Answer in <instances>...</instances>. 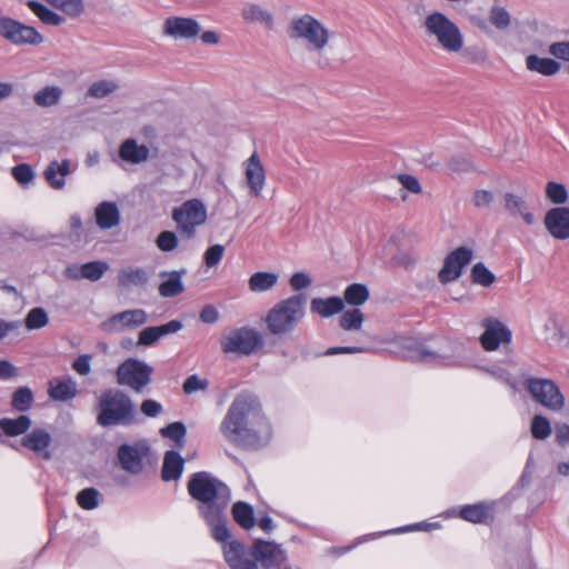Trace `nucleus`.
I'll return each mask as SVG.
<instances>
[{"mask_svg": "<svg viewBox=\"0 0 569 569\" xmlns=\"http://www.w3.org/2000/svg\"><path fill=\"white\" fill-rule=\"evenodd\" d=\"M140 411L148 418H156L163 411L162 405L153 399H144L140 405Z\"/></svg>", "mask_w": 569, "mask_h": 569, "instance_id": "obj_55", "label": "nucleus"}, {"mask_svg": "<svg viewBox=\"0 0 569 569\" xmlns=\"http://www.w3.org/2000/svg\"><path fill=\"white\" fill-rule=\"evenodd\" d=\"M108 270V262L94 260L83 264L68 266L64 270V276L71 280L87 279L94 282L100 280Z\"/></svg>", "mask_w": 569, "mask_h": 569, "instance_id": "obj_20", "label": "nucleus"}, {"mask_svg": "<svg viewBox=\"0 0 569 569\" xmlns=\"http://www.w3.org/2000/svg\"><path fill=\"white\" fill-rule=\"evenodd\" d=\"M0 37L14 46H37L43 41L36 28L6 16H0Z\"/></svg>", "mask_w": 569, "mask_h": 569, "instance_id": "obj_11", "label": "nucleus"}, {"mask_svg": "<svg viewBox=\"0 0 569 569\" xmlns=\"http://www.w3.org/2000/svg\"><path fill=\"white\" fill-rule=\"evenodd\" d=\"M244 176L251 193L260 196L266 184V172L256 151L244 163Z\"/></svg>", "mask_w": 569, "mask_h": 569, "instance_id": "obj_21", "label": "nucleus"}, {"mask_svg": "<svg viewBox=\"0 0 569 569\" xmlns=\"http://www.w3.org/2000/svg\"><path fill=\"white\" fill-rule=\"evenodd\" d=\"M52 436L47 429L36 427L21 438V446L40 459L50 460L52 458Z\"/></svg>", "mask_w": 569, "mask_h": 569, "instance_id": "obj_17", "label": "nucleus"}, {"mask_svg": "<svg viewBox=\"0 0 569 569\" xmlns=\"http://www.w3.org/2000/svg\"><path fill=\"white\" fill-rule=\"evenodd\" d=\"M427 37L435 39L438 46L449 53H457L463 48V34L458 24L440 11L429 13L423 21Z\"/></svg>", "mask_w": 569, "mask_h": 569, "instance_id": "obj_6", "label": "nucleus"}, {"mask_svg": "<svg viewBox=\"0 0 569 569\" xmlns=\"http://www.w3.org/2000/svg\"><path fill=\"white\" fill-rule=\"evenodd\" d=\"M531 436L537 440H546L552 432L549 419L542 415H536L531 420Z\"/></svg>", "mask_w": 569, "mask_h": 569, "instance_id": "obj_43", "label": "nucleus"}, {"mask_svg": "<svg viewBox=\"0 0 569 569\" xmlns=\"http://www.w3.org/2000/svg\"><path fill=\"white\" fill-rule=\"evenodd\" d=\"M369 299V290L363 283L348 286L343 293V301L350 306H361Z\"/></svg>", "mask_w": 569, "mask_h": 569, "instance_id": "obj_41", "label": "nucleus"}, {"mask_svg": "<svg viewBox=\"0 0 569 569\" xmlns=\"http://www.w3.org/2000/svg\"><path fill=\"white\" fill-rule=\"evenodd\" d=\"M71 161L64 159L62 161L53 160L43 170V178L50 188L62 190L66 186V177L70 174Z\"/></svg>", "mask_w": 569, "mask_h": 569, "instance_id": "obj_23", "label": "nucleus"}, {"mask_svg": "<svg viewBox=\"0 0 569 569\" xmlns=\"http://www.w3.org/2000/svg\"><path fill=\"white\" fill-rule=\"evenodd\" d=\"M523 388L536 403L550 411L558 412L565 408V396L552 379L527 377L523 380Z\"/></svg>", "mask_w": 569, "mask_h": 569, "instance_id": "obj_7", "label": "nucleus"}, {"mask_svg": "<svg viewBox=\"0 0 569 569\" xmlns=\"http://www.w3.org/2000/svg\"><path fill=\"white\" fill-rule=\"evenodd\" d=\"M310 309L311 312L317 313L322 318H329L345 309V301L342 298L337 296L326 299L313 298L310 303Z\"/></svg>", "mask_w": 569, "mask_h": 569, "instance_id": "obj_29", "label": "nucleus"}, {"mask_svg": "<svg viewBox=\"0 0 569 569\" xmlns=\"http://www.w3.org/2000/svg\"><path fill=\"white\" fill-rule=\"evenodd\" d=\"M172 219L177 223L180 233L191 239L196 234L197 227L206 222L207 209L201 200L190 199L173 209Z\"/></svg>", "mask_w": 569, "mask_h": 569, "instance_id": "obj_10", "label": "nucleus"}, {"mask_svg": "<svg viewBox=\"0 0 569 569\" xmlns=\"http://www.w3.org/2000/svg\"><path fill=\"white\" fill-rule=\"evenodd\" d=\"M77 393V382L70 376L49 381L48 396L53 401L67 402L76 398Z\"/></svg>", "mask_w": 569, "mask_h": 569, "instance_id": "obj_22", "label": "nucleus"}, {"mask_svg": "<svg viewBox=\"0 0 569 569\" xmlns=\"http://www.w3.org/2000/svg\"><path fill=\"white\" fill-rule=\"evenodd\" d=\"M481 326L485 328L480 337L481 346L487 351L497 350L500 343H509L512 333L510 329L497 318H486Z\"/></svg>", "mask_w": 569, "mask_h": 569, "instance_id": "obj_14", "label": "nucleus"}, {"mask_svg": "<svg viewBox=\"0 0 569 569\" xmlns=\"http://www.w3.org/2000/svg\"><path fill=\"white\" fill-rule=\"evenodd\" d=\"M14 180L23 188H27L34 180V171L29 163H19L11 168Z\"/></svg>", "mask_w": 569, "mask_h": 569, "instance_id": "obj_48", "label": "nucleus"}, {"mask_svg": "<svg viewBox=\"0 0 569 569\" xmlns=\"http://www.w3.org/2000/svg\"><path fill=\"white\" fill-rule=\"evenodd\" d=\"M403 348L406 357L411 361L437 365L446 363L451 358V355L431 349L423 342L413 339L407 340Z\"/></svg>", "mask_w": 569, "mask_h": 569, "instance_id": "obj_18", "label": "nucleus"}, {"mask_svg": "<svg viewBox=\"0 0 569 569\" xmlns=\"http://www.w3.org/2000/svg\"><path fill=\"white\" fill-rule=\"evenodd\" d=\"M363 322V313L357 309L347 310L339 320L340 327L345 330H359Z\"/></svg>", "mask_w": 569, "mask_h": 569, "instance_id": "obj_50", "label": "nucleus"}, {"mask_svg": "<svg viewBox=\"0 0 569 569\" xmlns=\"http://www.w3.org/2000/svg\"><path fill=\"white\" fill-rule=\"evenodd\" d=\"M233 520L244 530H250L256 525L254 511L251 505L237 501L231 508Z\"/></svg>", "mask_w": 569, "mask_h": 569, "instance_id": "obj_35", "label": "nucleus"}, {"mask_svg": "<svg viewBox=\"0 0 569 569\" xmlns=\"http://www.w3.org/2000/svg\"><path fill=\"white\" fill-rule=\"evenodd\" d=\"M489 21L495 28L505 30L510 26L511 17L506 8L493 6L489 11Z\"/></svg>", "mask_w": 569, "mask_h": 569, "instance_id": "obj_49", "label": "nucleus"}, {"mask_svg": "<svg viewBox=\"0 0 569 569\" xmlns=\"http://www.w3.org/2000/svg\"><path fill=\"white\" fill-rule=\"evenodd\" d=\"M398 180L401 183V186L411 193H420L422 190L419 180L412 174H399Z\"/></svg>", "mask_w": 569, "mask_h": 569, "instance_id": "obj_61", "label": "nucleus"}, {"mask_svg": "<svg viewBox=\"0 0 569 569\" xmlns=\"http://www.w3.org/2000/svg\"><path fill=\"white\" fill-rule=\"evenodd\" d=\"M160 339L172 333H177L183 328L181 320L174 319L164 325L156 326Z\"/></svg>", "mask_w": 569, "mask_h": 569, "instance_id": "obj_63", "label": "nucleus"}, {"mask_svg": "<svg viewBox=\"0 0 569 569\" xmlns=\"http://www.w3.org/2000/svg\"><path fill=\"white\" fill-rule=\"evenodd\" d=\"M184 468V459L174 450L164 453L161 469V478L163 481H177L180 479Z\"/></svg>", "mask_w": 569, "mask_h": 569, "instance_id": "obj_27", "label": "nucleus"}, {"mask_svg": "<svg viewBox=\"0 0 569 569\" xmlns=\"http://www.w3.org/2000/svg\"><path fill=\"white\" fill-rule=\"evenodd\" d=\"M160 340L156 326L146 327L139 332L138 346L151 347Z\"/></svg>", "mask_w": 569, "mask_h": 569, "instance_id": "obj_54", "label": "nucleus"}, {"mask_svg": "<svg viewBox=\"0 0 569 569\" xmlns=\"http://www.w3.org/2000/svg\"><path fill=\"white\" fill-rule=\"evenodd\" d=\"M207 387V380H202L197 375H192L184 380L182 389L184 393L191 395L199 390H206Z\"/></svg>", "mask_w": 569, "mask_h": 569, "instance_id": "obj_56", "label": "nucleus"}, {"mask_svg": "<svg viewBox=\"0 0 569 569\" xmlns=\"http://www.w3.org/2000/svg\"><path fill=\"white\" fill-rule=\"evenodd\" d=\"M242 19L249 23H262L267 29L273 27V16L259 4L250 3L241 10Z\"/></svg>", "mask_w": 569, "mask_h": 569, "instance_id": "obj_33", "label": "nucleus"}, {"mask_svg": "<svg viewBox=\"0 0 569 569\" xmlns=\"http://www.w3.org/2000/svg\"><path fill=\"white\" fill-rule=\"evenodd\" d=\"M224 438L239 447L259 449L271 439V426L259 398L249 391L238 393L220 423Z\"/></svg>", "mask_w": 569, "mask_h": 569, "instance_id": "obj_2", "label": "nucleus"}, {"mask_svg": "<svg viewBox=\"0 0 569 569\" xmlns=\"http://www.w3.org/2000/svg\"><path fill=\"white\" fill-rule=\"evenodd\" d=\"M53 8L60 10L69 18H78L83 14L86 4L83 0H44Z\"/></svg>", "mask_w": 569, "mask_h": 569, "instance_id": "obj_40", "label": "nucleus"}, {"mask_svg": "<svg viewBox=\"0 0 569 569\" xmlns=\"http://www.w3.org/2000/svg\"><path fill=\"white\" fill-rule=\"evenodd\" d=\"M549 234L557 240L569 239V208L559 206L549 209L543 219Z\"/></svg>", "mask_w": 569, "mask_h": 569, "instance_id": "obj_19", "label": "nucleus"}, {"mask_svg": "<svg viewBox=\"0 0 569 569\" xmlns=\"http://www.w3.org/2000/svg\"><path fill=\"white\" fill-rule=\"evenodd\" d=\"M306 297L302 293L277 302L267 313L266 323L272 335H287L295 330L305 317Z\"/></svg>", "mask_w": 569, "mask_h": 569, "instance_id": "obj_5", "label": "nucleus"}, {"mask_svg": "<svg viewBox=\"0 0 569 569\" xmlns=\"http://www.w3.org/2000/svg\"><path fill=\"white\" fill-rule=\"evenodd\" d=\"M311 282V278L307 273L301 271L295 272L289 280L290 286L295 291H299L310 287Z\"/></svg>", "mask_w": 569, "mask_h": 569, "instance_id": "obj_59", "label": "nucleus"}, {"mask_svg": "<svg viewBox=\"0 0 569 569\" xmlns=\"http://www.w3.org/2000/svg\"><path fill=\"white\" fill-rule=\"evenodd\" d=\"M487 371L493 378H496L497 380H499V381L506 383L508 387H510L513 392L517 391L516 380L513 379V377L508 371H506V370H503L501 368L487 369Z\"/></svg>", "mask_w": 569, "mask_h": 569, "instance_id": "obj_58", "label": "nucleus"}, {"mask_svg": "<svg viewBox=\"0 0 569 569\" xmlns=\"http://www.w3.org/2000/svg\"><path fill=\"white\" fill-rule=\"evenodd\" d=\"M97 423L104 428L129 427L140 422L133 400L120 389L102 391L97 402Z\"/></svg>", "mask_w": 569, "mask_h": 569, "instance_id": "obj_3", "label": "nucleus"}, {"mask_svg": "<svg viewBox=\"0 0 569 569\" xmlns=\"http://www.w3.org/2000/svg\"><path fill=\"white\" fill-rule=\"evenodd\" d=\"M555 440L560 447L569 446V425L566 422H557L555 425Z\"/></svg>", "mask_w": 569, "mask_h": 569, "instance_id": "obj_60", "label": "nucleus"}, {"mask_svg": "<svg viewBox=\"0 0 569 569\" xmlns=\"http://www.w3.org/2000/svg\"><path fill=\"white\" fill-rule=\"evenodd\" d=\"M549 53L565 61H569V41L553 42L549 46Z\"/></svg>", "mask_w": 569, "mask_h": 569, "instance_id": "obj_62", "label": "nucleus"}, {"mask_svg": "<svg viewBox=\"0 0 569 569\" xmlns=\"http://www.w3.org/2000/svg\"><path fill=\"white\" fill-rule=\"evenodd\" d=\"M97 226L102 230L112 229L120 223V211L116 202L102 201L94 209Z\"/></svg>", "mask_w": 569, "mask_h": 569, "instance_id": "obj_24", "label": "nucleus"}, {"mask_svg": "<svg viewBox=\"0 0 569 569\" xmlns=\"http://www.w3.org/2000/svg\"><path fill=\"white\" fill-rule=\"evenodd\" d=\"M224 353L250 356L263 346L262 335L251 327H241L224 335L220 341Z\"/></svg>", "mask_w": 569, "mask_h": 569, "instance_id": "obj_9", "label": "nucleus"}, {"mask_svg": "<svg viewBox=\"0 0 569 569\" xmlns=\"http://www.w3.org/2000/svg\"><path fill=\"white\" fill-rule=\"evenodd\" d=\"M526 68L531 72H536L545 77H551L560 71L561 64L551 58L529 54L526 58Z\"/></svg>", "mask_w": 569, "mask_h": 569, "instance_id": "obj_30", "label": "nucleus"}, {"mask_svg": "<svg viewBox=\"0 0 569 569\" xmlns=\"http://www.w3.org/2000/svg\"><path fill=\"white\" fill-rule=\"evenodd\" d=\"M473 259L472 249L461 246L450 251L445 260L443 264L438 273V279L442 284L453 282L458 280L463 271Z\"/></svg>", "mask_w": 569, "mask_h": 569, "instance_id": "obj_12", "label": "nucleus"}, {"mask_svg": "<svg viewBox=\"0 0 569 569\" xmlns=\"http://www.w3.org/2000/svg\"><path fill=\"white\" fill-rule=\"evenodd\" d=\"M150 150L146 144H139L134 139L124 140L118 151L119 158L131 164H140L149 159Z\"/></svg>", "mask_w": 569, "mask_h": 569, "instance_id": "obj_25", "label": "nucleus"}, {"mask_svg": "<svg viewBox=\"0 0 569 569\" xmlns=\"http://www.w3.org/2000/svg\"><path fill=\"white\" fill-rule=\"evenodd\" d=\"M278 274L268 271H258L251 274L248 281L252 292H264L272 289L278 282Z\"/></svg>", "mask_w": 569, "mask_h": 569, "instance_id": "obj_37", "label": "nucleus"}, {"mask_svg": "<svg viewBox=\"0 0 569 569\" xmlns=\"http://www.w3.org/2000/svg\"><path fill=\"white\" fill-rule=\"evenodd\" d=\"M32 421L29 416L20 415L17 418L0 419V429L8 437L24 436L31 428Z\"/></svg>", "mask_w": 569, "mask_h": 569, "instance_id": "obj_31", "label": "nucleus"}, {"mask_svg": "<svg viewBox=\"0 0 569 569\" xmlns=\"http://www.w3.org/2000/svg\"><path fill=\"white\" fill-rule=\"evenodd\" d=\"M63 90L58 86H47L33 94V101L38 107L50 108L58 104Z\"/></svg>", "mask_w": 569, "mask_h": 569, "instance_id": "obj_38", "label": "nucleus"}, {"mask_svg": "<svg viewBox=\"0 0 569 569\" xmlns=\"http://www.w3.org/2000/svg\"><path fill=\"white\" fill-rule=\"evenodd\" d=\"M149 280L148 273L142 268H127L119 272V286L123 288L142 287Z\"/></svg>", "mask_w": 569, "mask_h": 569, "instance_id": "obj_36", "label": "nucleus"}, {"mask_svg": "<svg viewBox=\"0 0 569 569\" xmlns=\"http://www.w3.org/2000/svg\"><path fill=\"white\" fill-rule=\"evenodd\" d=\"M28 8L36 14L39 20L48 26H61L66 22L64 17L50 9L48 6L37 0H30L27 2Z\"/></svg>", "mask_w": 569, "mask_h": 569, "instance_id": "obj_34", "label": "nucleus"}, {"mask_svg": "<svg viewBox=\"0 0 569 569\" xmlns=\"http://www.w3.org/2000/svg\"><path fill=\"white\" fill-rule=\"evenodd\" d=\"M546 196L555 204H563L568 200V192L563 183L550 181L546 186Z\"/></svg>", "mask_w": 569, "mask_h": 569, "instance_id": "obj_51", "label": "nucleus"}, {"mask_svg": "<svg viewBox=\"0 0 569 569\" xmlns=\"http://www.w3.org/2000/svg\"><path fill=\"white\" fill-rule=\"evenodd\" d=\"M157 247L163 252H170L178 246V237L173 231H162L156 240Z\"/></svg>", "mask_w": 569, "mask_h": 569, "instance_id": "obj_52", "label": "nucleus"}, {"mask_svg": "<svg viewBox=\"0 0 569 569\" xmlns=\"http://www.w3.org/2000/svg\"><path fill=\"white\" fill-rule=\"evenodd\" d=\"M153 368L146 361L128 358L122 361L116 371L117 383L141 393L151 382Z\"/></svg>", "mask_w": 569, "mask_h": 569, "instance_id": "obj_8", "label": "nucleus"}, {"mask_svg": "<svg viewBox=\"0 0 569 569\" xmlns=\"http://www.w3.org/2000/svg\"><path fill=\"white\" fill-rule=\"evenodd\" d=\"M90 355H81L72 362V369L80 376H88L91 371Z\"/></svg>", "mask_w": 569, "mask_h": 569, "instance_id": "obj_57", "label": "nucleus"}, {"mask_svg": "<svg viewBox=\"0 0 569 569\" xmlns=\"http://www.w3.org/2000/svg\"><path fill=\"white\" fill-rule=\"evenodd\" d=\"M471 280L476 284L490 287L496 281V276L485 263L477 262L471 269Z\"/></svg>", "mask_w": 569, "mask_h": 569, "instance_id": "obj_47", "label": "nucleus"}, {"mask_svg": "<svg viewBox=\"0 0 569 569\" xmlns=\"http://www.w3.org/2000/svg\"><path fill=\"white\" fill-rule=\"evenodd\" d=\"M503 199L505 209L510 217H521L528 226L535 222V217L522 197L512 192H506Z\"/></svg>", "mask_w": 569, "mask_h": 569, "instance_id": "obj_28", "label": "nucleus"}, {"mask_svg": "<svg viewBox=\"0 0 569 569\" xmlns=\"http://www.w3.org/2000/svg\"><path fill=\"white\" fill-rule=\"evenodd\" d=\"M187 490L199 502L198 511L211 529V537L222 543L223 558L230 569H293L280 545L258 539L251 548L231 539L224 513L231 500L230 488L208 471L190 476ZM300 569V568H295Z\"/></svg>", "mask_w": 569, "mask_h": 569, "instance_id": "obj_1", "label": "nucleus"}, {"mask_svg": "<svg viewBox=\"0 0 569 569\" xmlns=\"http://www.w3.org/2000/svg\"><path fill=\"white\" fill-rule=\"evenodd\" d=\"M287 34L291 40L303 43L307 50L317 56V64L320 68L329 67V60L323 51L329 42V30L311 14H302L291 19L287 28Z\"/></svg>", "mask_w": 569, "mask_h": 569, "instance_id": "obj_4", "label": "nucleus"}, {"mask_svg": "<svg viewBox=\"0 0 569 569\" xmlns=\"http://www.w3.org/2000/svg\"><path fill=\"white\" fill-rule=\"evenodd\" d=\"M100 492L93 488L80 490L76 497L77 503L84 510H93L99 506Z\"/></svg>", "mask_w": 569, "mask_h": 569, "instance_id": "obj_45", "label": "nucleus"}, {"mask_svg": "<svg viewBox=\"0 0 569 569\" xmlns=\"http://www.w3.org/2000/svg\"><path fill=\"white\" fill-rule=\"evenodd\" d=\"M149 453V447L140 441L134 445H121L117 451V458L120 467L131 473L139 475L143 470V459Z\"/></svg>", "mask_w": 569, "mask_h": 569, "instance_id": "obj_13", "label": "nucleus"}, {"mask_svg": "<svg viewBox=\"0 0 569 569\" xmlns=\"http://www.w3.org/2000/svg\"><path fill=\"white\" fill-rule=\"evenodd\" d=\"M118 88V83L112 80H99L89 87L87 94L91 98L102 99L117 91Z\"/></svg>", "mask_w": 569, "mask_h": 569, "instance_id": "obj_46", "label": "nucleus"}, {"mask_svg": "<svg viewBox=\"0 0 569 569\" xmlns=\"http://www.w3.org/2000/svg\"><path fill=\"white\" fill-rule=\"evenodd\" d=\"M201 31L199 22L193 18L169 17L164 20L162 33L167 37L179 39H193Z\"/></svg>", "mask_w": 569, "mask_h": 569, "instance_id": "obj_16", "label": "nucleus"}, {"mask_svg": "<svg viewBox=\"0 0 569 569\" xmlns=\"http://www.w3.org/2000/svg\"><path fill=\"white\" fill-rule=\"evenodd\" d=\"M147 321L148 313L143 309L124 310L102 322V328L109 332H121L139 328Z\"/></svg>", "mask_w": 569, "mask_h": 569, "instance_id": "obj_15", "label": "nucleus"}, {"mask_svg": "<svg viewBox=\"0 0 569 569\" xmlns=\"http://www.w3.org/2000/svg\"><path fill=\"white\" fill-rule=\"evenodd\" d=\"M224 253L222 244L210 246L203 254V261L207 268H213L219 264Z\"/></svg>", "mask_w": 569, "mask_h": 569, "instance_id": "obj_53", "label": "nucleus"}, {"mask_svg": "<svg viewBox=\"0 0 569 569\" xmlns=\"http://www.w3.org/2000/svg\"><path fill=\"white\" fill-rule=\"evenodd\" d=\"M49 323L47 311L41 307H36L29 310L24 318V325L29 330H38Z\"/></svg>", "mask_w": 569, "mask_h": 569, "instance_id": "obj_44", "label": "nucleus"}, {"mask_svg": "<svg viewBox=\"0 0 569 569\" xmlns=\"http://www.w3.org/2000/svg\"><path fill=\"white\" fill-rule=\"evenodd\" d=\"M491 507L487 502L465 505L459 510V517L472 523H486L490 516Z\"/></svg>", "mask_w": 569, "mask_h": 569, "instance_id": "obj_32", "label": "nucleus"}, {"mask_svg": "<svg viewBox=\"0 0 569 569\" xmlns=\"http://www.w3.org/2000/svg\"><path fill=\"white\" fill-rule=\"evenodd\" d=\"M160 435L174 441L176 446L182 448L187 435V428L183 422L176 421L160 429Z\"/></svg>", "mask_w": 569, "mask_h": 569, "instance_id": "obj_42", "label": "nucleus"}, {"mask_svg": "<svg viewBox=\"0 0 569 569\" xmlns=\"http://www.w3.org/2000/svg\"><path fill=\"white\" fill-rule=\"evenodd\" d=\"M33 403V391L27 386L17 388L11 396V407L18 412L29 411Z\"/></svg>", "mask_w": 569, "mask_h": 569, "instance_id": "obj_39", "label": "nucleus"}, {"mask_svg": "<svg viewBox=\"0 0 569 569\" xmlns=\"http://www.w3.org/2000/svg\"><path fill=\"white\" fill-rule=\"evenodd\" d=\"M199 319L204 323L212 325L219 320V312L214 306L207 305L201 309Z\"/></svg>", "mask_w": 569, "mask_h": 569, "instance_id": "obj_64", "label": "nucleus"}, {"mask_svg": "<svg viewBox=\"0 0 569 569\" xmlns=\"http://www.w3.org/2000/svg\"><path fill=\"white\" fill-rule=\"evenodd\" d=\"M186 272V269L160 272V277L163 281L158 288L159 295L163 298H172L183 292L184 286L182 277Z\"/></svg>", "mask_w": 569, "mask_h": 569, "instance_id": "obj_26", "label": "nucleus"}]
</instances>
